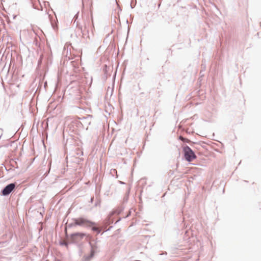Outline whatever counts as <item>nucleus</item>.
<instances>
[{
  "label": "nucleus",
  "instance_id": "obj_2",
  "mask_svg": "<svg viewBox=\"0 0 261 261\" xmlns=\"http://www.w3.org/2000/svg\"><path fill=\"white\" fill-rule=\"evenodd\" d=\"M99 243L100 241L97 238L90 240L89 242L90 247V253L89 254L85 255L83 256L82 261H90L96 253L100 252V246Z\"/></svg>",
  "mask_w": 261,
  "mask_h": 261
},
{
  "label": "nucleus",
  "instance_id": "obj_11",
  "mask_svg": "<svg viewBox=\"0 0 261 261\" xmlns=\"http://www.w3.org/2000/svg\"><path fill=\"white\" fill-rule=\"evenodd\" d=\"M65 233H66V236L67 238H68V233L67 232V228L65 229Z\"/></svg>",
  "mask_w": 261,
  "mask_h": 261
},
{
  "label": "nucleus",
  "instance_id": "obj_4",
  "mask_svg": "<svg viewBox=\"0 0 261 261\" xmlns=\"http://www.w3.org/2000/svg\"><path fill=\"white\" fill-rule=\"evenodd\" d=\"M85 233L75 232L71 233L69 237V241L71 243H75L81 240L85 236Z\"/></svg>",
  "mask_w": 261,
  "mask_h": 261
},
{
  "label": "nucleus",
  "instance_id": "obj_6",
  "mask_svg": "<svg viewBox=\"0 0 261 261\" xmlns=\"http://www.w3.org/2000/svg\"><path fill=\"white\" fill-rule=\"evenodd\" d=\"M5 169L9 172H14V174H19L20 170L18 169V164H2Z\"/></svg>",
  "mask_w": 261,
  "mask_h": 261
},
{
  "label": "nucleus",
  "instance_id": "obj_12",
  "mask_svg": "<svg viewBox=\"0 0 261 261\" xmlns=\"http://www.w3.org/2000/svg\"><path fill=\"white\" fill-rule=\"evenodd\" d=\"M94 200V197H91L90 199V202L92 203Z\"/></svg>",
  "mask_w": 261,
  "mask_h": 261
},
{
  "label": "nucleus",
  "instance_id": "obj_9",
  "mask_svg": "<svg viewBox=\"0 0 261 261\" xmlns=\"http://www.w3.org/2000/svg\"><path fill=\"white\" fill-rule=\"evenodd\" d=\"M178 165H179V164H175V166L176 167V169L177 170V171L179 172H180V171H179L178 169Z\"/></svg>",
  "mask_w": 261,
  "mask_h": 261
},
{
  "label": "nucleus",
  "instance_id": "obj_3",
  "mask_svg": "<svg viewBox=\"0 0 261 261\" xmlns=\"http://www.w3.org/2000/svg\"><path fill=\"white\" fill-rule=\"evenodd\" d=\"M184 151L185 158L187 161L191 162L196 158V155L194 152L189 146L185 147L184 149Z\"/></svg>",
  "mask_w": 261,
  "mask_h": 261
},
{
  "label": "nucleus",
  "instance_id": "obj_14",
  "mask_svg": "<svg viewBox=\"0 0 261 261\" xmlns=\"http://www.w3.org/2000/svg\"><path fill=\"white\" fill-rule=\"evenodd\" d=\"M195 165H202V164H196Z\"/></svg>",
  "mask_w": 261,
  "mask_h": 261
},
{
  "label": "nucleus",
  "instance_id": "obj_10",
  "mask_svg": "<svg viewBox=\"0 0 261 261\" xmlns=\"http://www.w3.org/2000/svg\"><path fill=\"white\" fill-rule=\"evenodd\" d=\"M100 204V202L99 201H97L95 203V206H98Z\"/></svg>",
  "mask_w": 261,
  "mask_h": 261
},
{
  "label": "nucleus",
  "instance_id": "obj_13",
  "mask_svg": "<svg viewBox=\"0 0 261 261\" xmlns=\"http://www.w3.org/2000/svg\"><path fill=\"white\" fill-rule=\"evenodd\" d=\"M162 254H167V252H165L164 253H162ZM160 255H162V254H160Z\"/></svg>",
  "mask_w": 261,
  "mask_h": 261
},
{
  "label": "nucleus",
  "instance_id": "obj_1",
  "mask_svg": "<svg viewBox=\"0 0 261 261\" xmlns=\"http://www.w3.org/2000/svg\"><path fill=\"white\" fill-rule=\"evenodd\" d=\"M72 220L73 222L67 224L66 228H72L79 226L86 228H91L93 231L96 232L97 234L100 233L101 229L97 227L96 223L85 217H80L73 218Z\"/></svg>",
  "mask_w": 261,
  "mask_h": 261
},
{
  "label": "nucleus",
  "instance_id": "obj_5",
  "mask_svg": "<svg viewBox=\"0 0 261 261\" xmlns=\"http://www.w3.org/2000/svg\"><path fill=\"white\" fill-rule=\"evenodd\" d=\"M15 183H11L5 186L1 191V195L2 196L9 195L15 189Z\"/></svg>",
  "mask_w": 261,
  "mask_h": 261
},
{
  "label": "nucleus",
  "instance_id": "obj_7",
  "mask_svg": "<svg viewBox=\"0 0 261 261\" xmlns=\"http://www.w3.org/2000/svg\"><path fill=\"white\" fill-rule=\"evenodd\" d=\"M60 244L61 245H62V246H67L68 245V243L67 242H60Z\"/></svg>",
  "mask_w": 261,
  "mask_h": 261
},
{
  "label": "nucleus",
  "instance_id": "obj_8",
  "mask_svg": "<svg viewBox=\"0 0 261 261\" xmlns=\"http://www.w3.org/2000/svg\"><path fill=\"white\" fill-rule=\"evenodd\" d=\"M179 139L181 140H182V141H188V139H185L184 137H182V136H180L179 137Z\"/></svg>",
  "mask_w": 261,
  "mask_h": 261
}]
</instances>
